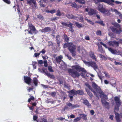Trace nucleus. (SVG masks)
Returning <instances> with one entry per match:
<instances>
[{
    "label": "nucleus",
    "instance_id": "obj_29",
    "mask_svg": "<svg viewBox=\"0 0 122 122\" xmlns=\"http://www.w3.org/2000/svg\"><path fill=\"white\" fill-rule=\"evenodd\" d=\"M76 95L78 94L80 95H82L84 94V92L82 90H78L76 91Z\"/></svg>",
    "mask_w": 122,
    "mask_h": 122
},
{
    "label": "nucleus",
    "instance_id": "obj_41",
    "mask_svg": "<svg viewBox=\"0 0 122 122\" xmlns=\"http://www.w3.org/2000/svg\"><path fill=\"white\" fill-rule=\"evenodd\" d=\"M98 51L100 52H103V50L102 46L98 47Z\"/></svg>",
    "mask_w": 122,
    "mask_h": 122
},
{
    "label": "nucleus",
    "instance_id": "obj_54",
    "mask_svg": "<svg viewBox=\"0 0 122 122\" xmlns=\"http://www.w3.org/2000/svg\"><path fill=\"white\" fill-rule=\"evenodd\" d=\"M109 35L110 36H111L112 38H114L115 37H114L113 35L114 34L113 33H109Z\"/></svg>",
    "mask_w": 122,
    "mask_h": 122
},
{
    "label": "nucleus",
    "instance_id": "obj_56",
    "mask_svg": "<svg viewBox=\"0 0 122 122\" xmlns=\"http://www.w3.org/2000/svg\"><path fill=\"white\" fill-rule=\"evenodd\" d=\"M40 122H47V121L46 119L43 118L41 119Z\"/></svg>",
    "mask_w": 122,
    "mask_h": 122
},
{
    "label": "nucleus",
    "instance_id": "obj_64",
    "mask_svg": "<svg viewBox=\"0 0 122 122\" xmlns=\"http://www.w3.org/2000/svg\"><path fill=\"white\" fill-rule=\"evenodd\" d=\"M38 63L40 64H42L43 63V61L42 60H40L38 61Z\"/></svg>",
    "mask_w": 122,
    "mask_h": 122
},
{
    "label": "nucleus",
    "instance_id": "obj_26",
    "mask_svg": "<svg viewBox=\"0 0 122 122\" xmlns=\"http://www.w3.org/2000/svg\"><path fill=\"white\" fill-rule=\"evenodd\" d=\"M85 90L87 92V94L91 98H92L93 96L92 93L90 92L89 90H88L86 88H85Z\"/></svg>",
    "mask_w": 122,
    "mask_h": 122
},
{
    "label": "nucleus",
    "instance_id": "obj_42",
    "mask_svg": "<svg viewBox=\"0 0 122 122\" xmlns=\"http://www.w3.org/2000/svg\"><path fill=\"white\" fill-rule=\"evenodd\" d=\"M99 57L102 60H105L106 59V58L104 56L102 55L101 54H100L99 55Z\"/></svg>",
    "mask_w": 122,
    "mask_h": 122
},
{
    "label": "nucleus",
    "instance_id": "obj_57",
    "mask_svg": "<svg viewBox=\"0 0 122 122\" xmlns=\"http://www.w3.org/2000/svg\"><path fill=\"white\" fill-rule=\"evenodd\" d=\"M46 52V51L44 49H43L41 51H40V54L41 53H42V54H45Z\"/></svg>",
    "mask_w": 122,
    "mask_h": 122
},
{
    "label": "nucleus",
    "instance_id": "obj_62",
    "mask_svg": "<svg viewBox=\"0 0 122 122\" xmlns=\"http://www.w3.org/2000/svg\"><path fill=\"white\" fill-rule=\"evenodd\" d=\"M114 3H115L116 4H121L122 3V2H119L118 1H115V2H114Z\"/></svg>",
    "mask_w": 122,
    "mask_h": 122
},
{
    "label": "nucleus",
    "instance_id": "obj_16",
    "mask_svg": "<svg viewBox=\"0 0 122 122\" xmlns=\"http://www.w3.org/2000/svg\"><path fill=\"white\" fill-rule=\"evenodd\" d=\"M24 76V80L25 82L26 83L28 84L29 85L31 81V80L30 77H28L25 76Z\"/></svg>",
    "mask_w": 122,
    "mask_h": 122
},
{
    "label": "nucleus",
    "instance_id": "obj_4",
    "mask_svg": "<svg viewBox=\"0 0 122 122\" xmlns=\"http://www.w3.org/2000/svg\"><path fill=\"white\" fill-rule=\"evenodd\" d=\"M95 1L96 3L97 4L99 3V2H104L108 4H109L112 6L114 5V3L115 2L114 0H93Z\"/></svg>",
    "mask_w": 122,
    "mask_h": 122
},
{
    "label": "nucleus",
    "instance_id": "obj_15",
    "mask_svg": "<svg viewBox=\"0 0 122 122\" xmlns=\"http://www.w3.org/2000/svg\"><path fill=\"white\" fill-rule=\"evenodd\" d=\"M66 16L69 19H73L78 20V17L72 14H68L66 15Z\"/></svg>",
    "mask_w": 122,
    "mask_h": 122
},
{
    "label": "nucleus",
    "instance_id": "obj_44",
    "mask_svg": "<svg viewBox=\"0 0 122 122\" xmlns=\"http://www.w3.org/2000/svg\"><path fill=\"white\" fill-rule=\"evenodd\" d=\"M46 102L48 103H51V104H53L54 102L53 101H51L50 99H48L46 101Z\"/></svg>",
    "mask_w": 122,
    "mask_h": 122
},
{
    "label": "nucleus",
    "instance_id": "obj_31",
    "mask_svg": "<svg viewBox=\"0 0 122 122\" xmlns=\"http://www.w3.org/2000/svg\"><path fill=\"white\" fill-rule=\"evenodd\" d=\"M75 24L76 26L79 28L82 27L83 26V25L82 24L79 23L78 22H76Z\"/></svg>",
    "mask_w": 122,
    "mask_h": 122
},
{
    "label": "nucleus",
    "instance_id": "obj_23",
    "mask_svg": "<svg viewBox=\"0 0 122 122\" xmlns=\"http://www.w3.org/2000/svg\"><path fill=\"white\" fill-rule=\"evenodd\" d=\"M90 56L93 59H94L95 61H96L97 60L95 57V56L94 54V53L92 52H91L89 53V54Z\"/></svg>",
    "mask_w": 122,
    "mask_h": 122
},
{
    "label": "nucleus",
    "instance_id": "obj_37",
    "mask_svg": "<svg viewBox=\"0 0 122 122\" xmlns=\"http://www.w3.org/2000/svg\"><path fill=\"white\" fill-rule=\"evenodd\" d=\"M56 10H46V12L47 13H51L52 14L55 13L56 12Z\"/></svg>",
    "mask_w": 122,
    "mask_h": 122
},
{
    "label": "nucleus",
    "instance_id": "obj_20",
    "mask_svg": "<svg viewBox=\"0 0 122 122\" xmlns=\"http://www.w3.org/2000/svg\"><path fill=\"white\" fill-rule=\"evenodd\" d=\"M61 23L63 25L68 27L70 28L72 27V26L73 25V24L71 23L70 22H68V24L63 22H61Z\"/></svg>",
    "mask_w": 122,
    "mask_h": 122
},
{
    "label": "nucleus",
    "instance_id": "obj_11",
    "mask_svg": "<svg viewBox=\"0 0 122 122\" xmlns=\"http://www.w3.org/2000/svg\"><path fill=\"white\" fill-rule=\"evenodd\" d=\"M98 9L101 12L105 13V12H108L109 11L108 10H106L103 7V6L102 5H99L98 6Z\"/></svg>",
    "mask_w": 122,
    "mask_h": 122
},
{
    "label": "nucleus",
    "instance_id": "obj_39",
    "mask_svg": "<svg viewBox=\"0 0 122 122\" xmlns=\"http://www.w3.org/2000/svg\"><path fill=\"white\" fill-rule=\"evenodd\" d=\"M56 15L59 16H60L61 15V13L60 12V11L59 10L57 11Z\"/></svg>",
    "mask_w": 122,
    "mask_h": 122
},
{
    "label": "nucleus",
    "instance_id": "obj_32",
    "mask_svg": "<svg viewBox=\"0 0 122 122\" xmlns=\"http://www.w3.org/2000/svg\"><path fill=\"white\" fill-rule=\"evenodd\" d=\"M76 2H78L79 3L83 4L85 3V1L84 0H74Z\"/></svg>",
    "mask_w": 122,
    "mask_h": 122
},
{
    "label": "nucleus",
    "instance_id": "obj_60",
    "mask_svg": "<svg viewBox=\"0 0 122 122\" xmlns=\"http://www.w3.org/2000/svg\"><path fill=\"white\" fill-rule=\"evenodd\" d=\"M26 17V19L25 20V21H27L28 19L29 18V16L28 15H25Z\"/></svg>",
    "mask_w": 122,
    "mask_h": 122
},
{
    "label": "nucleus",
    "instance_id": "obj_9",
    "mask_svg": "<svg viewBox=\"0 0 122 122\" xmlns=\"http://www.w3.org/2000/svg\"><path fill=\"white\" fill-rule=\"evenodd\" d=\"M39 71L41 72L42 73H44L47 76L51 78H54V76L53 75H51L50 73H48L47 71H46V69H45L43 68L42 69H38Z\"/></svg>",
    "mask_w": 122,
    "mask_h": 122
},
{
    "label": "nucleus",
    "instance_id": "obj_59",
    "mask_svg": "<svg viewBox=\"0 0 122 122\" xmlns=\"http://www.w3.org/2000/svg\"><path fill=\"white\" fill-rule=\"evenodd\" d=\"M114 63L115 65H122V64L119 62H117L116 61H115L114 62Z\"/></svg>",
    "mask_w": 122,
    "mask_h": 122
},
{
    "label": "nucleus",
    "instance_id": "obj_30",
    "mask_svg": "<svg viewBox=\"0 0 122 122\" xmlns=\"http://www.w3.org/2000/svg\"><path fill=\"white\" fill-rule=\"evenodd\" d=\"M33 82L35 86H37L38 82V81L36 78H34L33 80Z\"/></svg>",
    "mask_w": 122,
    "mask_h": 122
},
{
    "label": "nucleus",
    "instance_id": "obj_19",
    "mask_svg": "<svg viewBox=\"0 0 122 122\" xmlns=\"http://www.w3.org/2000/svg\"><path fill=\"white\" fill-rule=\"evenodd\" d=\"M77 50L79 53L82 54H84L86 53L85 50L82 48L81 49L80 46H78Z\"/></svg>",
    "mask_w": 122,
    "mask_h": 122
},
{
    "label": "nucleus",
    "instance_id": "obj_27",
    "mask_svg": "<svg viewBox=\"0 0 122 122\" xmlns=\"http://www.w3.org/2000/svg\"><path fill=\"white\" fill-rule=\"evenodd\" d=\"M68 92L70 95L74 96L75 95H76V91L73 90H72L71 91Z\"/></svg>",
    "mask_w": 122,
    "mask_h": 122
},
{
    "label": "nucleus",
    "instance_id": "obj_10",
    "mask_svg": "<svg viewBox=\"0 0 122 122\" xmlns=\"http://www.w3.org/2000/svg\"><path fill=\"white\" fill-rule=\"evenodd\" d=\"M107 43L109 46L113 47L118 46H119V42H117L115 41L107 42Z\"/></svg>",
    "mask_w": 122,
    "mask_h": 122
},
{
    "label": "nucleus",
    "instance_id": "obj_22",
    "mask_svg": "<svg viewBox=\"0 0 122 122\" xmlns=\"http://www.w3.org/2000/svg\"><path fill=\"white\" fill-rule=\"evenodd\" d=\"M108 50L112 54H113L116 55L117 54V51L115 50H114L110 48H108Z\"/></svg>",
    "mask_w": 122,
    "mask_h": 122
},
{
    "label": "nucleus",
    "instance_id": "obj_5",
    "mask_svg": "<svg viewBox=\"0 0 122 122\" xmlns=\"http://www.w3.org/2000/svg\"><path fill=\"white\" fill-rule=\"evenodd\" d=\"M83 62L86 65L89 67L91 66L95 70L98 68V66L96 63L94 61H84Z\"/></svg>",
    "mask_w": 122,
    "mask_h": 122
},
{
    "label": "nucleus",
    "instance_id": "obj_8",
    "mask_svg": "<svg viewBox=\"0 0 122 122\" xmlns=\"http://www.w3.org/2000/svg\"><path fill=\"white\" fill-rule=\"evenodd\" d=\"M29 29L30 31H28V33L31 34L33 33H36L37 32V31L35 27L31 23H28Z\"/></svg>",
    "mask_w": 122,
    "mask_h": 122
},
{
    "label": "nucleus",
    "instance_id": "obj_47",
    "mask_svg": "<svg viewBox=\"0 0 122 122\" xmlns=\"http://www.w3.org/2000/svg\"><path fill=\"white\" fill-rule=\"evenodd\" d=\"M78 20H80V21L81 22H83V18L82 16H81L80 18V19H79L78 18Z\"/></svg>",
    "mask_w": 122,
    "mask_h": 122
},
{
    "label": "nucleus",
    "instance_id": "obj_25",
    "mask_svg": "<svg viewBox=\"0 0 122 122\" xmlns=\"http://www.w3.org/2000/svg\"><path fill=\"white\" fill-rule=\"evenodd\" d=\"M62 58V56L61 55L57 57L56 58V61L58 63H59L61 61Z\"/></svg>",
    "mask_w": 122,
    "mask_h": 122
},
{
    "label": "nucleus",
    "instance_id": "obj_38",
    "mask_svg": "<svg viewBox=\"0 0 122 122\" xmlns=\"http://www.w3.org/2000/svg\"><path fill=\"white\" fill-rule=\"evenodd\" d=\"M85 19L86 20H87V22L90 23V24H92V25H94V23L92 21L90 20H88L86 18H85Z\"/></svg>",
    "mask_w": 122,
    "mask_h": 122
},
{
    "label": "nucleus",
    "instance_id": "obj_33",
    "mask_svg": "<svg viewBox=\"0 0 122 122\" xmlns=\"http://www.w3.org/2000/svg\"><path fill=\"white\" fill-rule=\"evenodd\" d=\"M80 116L81 117V118H82L83 119L86 120L87 119V118L86 117V115L84 114H80Z\"/></svg>",
    "mask_w": 122,
    "mask_h": 122
},
{
    "label": "nucleus",
    "instance_id": "obj_55",
    "mask_svg": "<svg viewBox=\"0 0 122 122\" xmlns=\"http://www.w3.org/2000/svg\"><path fill=\"white\" fill-rule=\"evenodd\" d=\"M69 44V43H65L64 45V46H63V47L64 48H66L67 47H68Z\"/></svg>",
    "mask_w": 122,
    "mask_h": 122
},
{
    "label": "nucleus",
    "instance_id": "obj_13",
    "mask_svg": "<svg viewBox=\"0 0 122 122\" xmlns=\"http://www.w3.org/2000/svg\"><path fill=\"white\" fill-rule=\"evenodd\" d=\"M67 106L69 107V109H72L78 107L79 106L77 105L72 104L70 102H67L66 103Z\"/></svg>",
    "mask_w": 122,
    "mask_h": 122
},
{
    "label": "nucleus",
    "instance_id": "obj_58",
    "mask_svg": "<svg viewBox=\"0 0 122 122\" xmlns=\"http://www.w3.org/2000/svg\"><path fill=\"white\" fill-rule=\"evenodd\" d=\"M99 24L103 26H104L105 25V24L103 23V21L101 20L99 21Z\"/></svg>",
    "mask_w": 122,
    "mask_h": 122
},
{
    "label": "nucleus",
    "instance_id": "obj_12",
    "mask_svg": "<svg viewBox=\"0 0 122 122\" xmlns=\"http://www.w3.org/2000/svg\"><path fill=\"white\" fill-rule=\"evenodd\" d=\"M27 3L30 5H31L33 4L34 5L33 8L36 9L37 8V5L36 2V0H27Z\"/></svg>",
    "mask_w": 122,
    "mask_h": 122
},
{
    "label": "nucleus",
    "instance_id": "obj_45",
    "mask_svg": "<svg viewBox=\"0 0 122 122\" xmlns=\"http://www.w3.org/2000/svg\"><path fill=\"white\" fill-rule=\"evenodd\" d=\"M40 54V53H35L33 56L34 57H37L38 56H39Z\"/></svg>",
    "mask_w": 122,
    "mask_h": 122
},
{
    "label": "nucleus",
    "instance_id": "obj_14",
    "mask_svg": "<svg viewBox=\"0 0 122 122\" xmlns=\"http://www.w3.org/2000/svg\"><path fill=\"white\" fill-rule=\"evenodd\" d=\"M88 8H87L85 9V11L88 12V14L89 15H92L97 13V12L95 10L92 9H90L89 12H88Z\"/></svg>",
    "mask_w": 122,
    "mask_h": 122
},
{
    "label": "nucleus",
    "instance_id": "obj_43",
    "mask_svg": "<svg viewBox=\"0 0 122 122\" xmlns=\"http://www.w3.org/2000/svg\"><path fill=\"white\" fill-rule=\"evenodd\" d=\"M65 40L66 42H68L69 41V38L66 35H64V36Z\"/></svg>",
    "mask_w": 122,
    "mask_h": 122
},
{
    "label": "nucleus",
    "instance_id": "obj_6",
    "mask_svg": "<svg viewBox=\"0 0 122 122\" xmlns=\"http://www.w3.org/2000/svg\"><path fill=\"white\" fill-rule=\"evenodd\" d=\"M68 49L72 53L73 56H75V51L76 50V46L74 45L72 43H69V44Z\"/></svg>",
    "mask_w": 122,
    "mask_h": 122
},
{
    "label": "nucleus",
    "instance_id": "obj_3",
    "mask_svg": "<svg viewBox=\"0 0 122 122\" xmlns=\"http://www.w3.org/2000/svg\"><path fill=\"white\" fill-rule=\"evenodd\" d=\"M112 24L116 27L111 26L110 28L112 32L117 34H119L122 32V30L121 27L120 25L116 22L113 23Z\"/></svg>",
    "mask_w": 122,
    "mask_h": 122
},
{
    "label": "nucleus",
    "instance_id": "obj_2",
    "mask_svg": "<svg viewBox=\"0 0 122 122\" xmlns=\"http://www.w3.org/2000/svg\"><path fill=\"white\" fill-rule=\"evenodd\" d=\"M71 68L72 69H69L68 70V71L70 75L73 77H78L80 75V74L78 72L74 70V69H76L79 72L81 71L85 73L86 72V71L84 68L78 65L73 66L71 67Z\"/></svg>",
    "mask_w": 122,
    "mask_h": 122
},
{
    "label": "nucleus",
    "instance_id": "obj_34",
    "mask_svg": "<svg viewBox=\"0 0 122 122\" xmlns=\"http://www.w3.org/2000/svg\"><path fill=\"white\" fill-rule=\"evenodd\" d=\"M111 10L113 12H114L115 13L117 14H120V12H119L117 10L115 9H113L112 8L111 9Z\"/></svg>",
    "mask_w": 122,
    "mask_h": 122
},
{
    "label": "nucleus",
    "instance_id": "obj_63",
    "mask_svg": "<svg viewBox=\"0 0 122 122\" xmlns=\"http://www.w3.org/2000/svg\"><path fill=\"white\" fill-rule=\"evenodd\" d=\"M33 88L32 87L31 88H29L28 89H27V90L28 92H30V91L33 90Z\"/></svg>",
    "mask_w": 122,
    "mask_h": 122
},
{
    "label": "nucleus",
    "instance_id": "obj_48",
    "mask_svg": "<svg viewBox=\"0 0 122 122\" xmlns=\"http://www.w3.org/2000/svg\"><path fill=\"white\" fill-rule=\"evenodd\" d=\"M103 73L105 74V76L107 78H109V75L106 72H104Z\"/></svg>",
    "mask_w": 122,
    "mask_h": 122
},
{
    "label": "nucleus",
    "instance_id": "obj_28",
    "mask_svg": "<svg viewBox=\"0 0 122 122\" xmlns=\"http://www.w3.org/2000/svg\"><path fill=\"white\" fill-rule=\"evenodd\" d=\"M98 75L99 77L101 80L102 82L103 79L104 78V76H103L102 74L100 73H98Z\"/></svg>",
    "mask_w": 122,
    "mask_h": 122
},
{
    "label": "nucleus",
    "instance_id": "obj_51",
    "mask_svg": "<svg viewBox=\"0 0 122 122\" xmlns=\"http://www.w3.org/2000/svg\"><path fill=\"white\" fill-rule=\"evenodd\" d=\"M37 17L39 19H43V16L41 15H38L37 16Z\"/></svg>",
    "mask_w": 122,
    "mask_h": 122
},
{
    "label": "nucleus",
    "instance_id": "obj_50",
    "mask_svg": "<svg viewBox=\"0 0 122 122\" xmlns=\"http://www.w3.org/2000/svg\"><path fill=\"white\" fill-rule=\"evenodd\" d=\"M48 70L50 72H53L54 71L53 69H52V67L51 66H49L48 67Z\"/></svg>",
    "mask_w": 122,
    "mask_h": 122
},
{
    "label": "nucleus",
    "instance_id": "obj_53",
    "mask_svg": "<svg viewBox=\"0 0 122 122\" xmlns=\"http://www.w3.org/2000/svg\"><path fill=\"white\" fill-rule=\"evenodd\" d=\"M100 44L101 45H103L106 48H107V45L103 43L102 42H100Z\"/></svg>",
    "mask_w": 122,
    "mask_h": 122
},
{
    "label": "nucleus",
    "instance_id": "obj_17",
    "mask_svg": "<svg viewBox=\"0 0 122 122\" xmlns=\"http://www.w3.org/2000/svg\"><path fill=\"white\" fill-rule=\"evenodd\" d=\"M51 28L49 27H47L44 29L40 30L39 31L42 32H45L49 31L51 30Z\"/></svg>",
    "mask_w": 122,
    "mask_h": 122
},
{
    "label": "nucleus",
    "instance_id": "obj_46",
    "mask_svg": "<svg viewBox=\"0 0 122 122\" xmlns=\"http://www.w3.org/2000/svg\"><path fill=\"white\" fill-rule=\"evenodd\" d=\"M39 3L41 6L43 7H45V5L43 4L42 2H41V1H39Z\"/></svg>",
    "mask_w": 122,
    "mask_h": 122
},
{
    "label": "nucleus",
    "instance_id": "obj_36",
    "mask_svg": "<svg viewBox=\"0 0 122 122\" xmlns=\"http://www.w3.org/2000/svg\"><path fill=\"white\" fill-rule=\"evenodd\" d=\"M71 6L73 7L76 8V7L77 5L74 2H71L70 3Z\"/></svg>",
    "mask_w": 122,
    "mask_h": 122
},
{
    "label": "nucleus",
    "instance_id": "obj_35",
    "mask_svg": "<svg viewBox=\"0 0 122 122\" xmlns=\"http://www.w3.org/2000/svg\"><path fill=\"white\" fill-rule=\"evenodd\" d=\"M111 10L113 12H114L115 13L117 14H120V12H119L117 10L115 9H113L112 8L111 9Z\"/></svg>",
    "mask_w": 122,
    "mask_h": 122
},
{
    "label": "nucleus",
    "instance_id": "obj_40",
    "mask_svg": "<svg viewBox=\"0 0 122 122\" xmlns=\"http://www.w3.org/2000/svg\"><path fill=\"white\" fill-rule=\"evenodd\" d=\"M81 119L80 117H77L74 120V122H76L79 121Z\"/></svg>",
    "mask_w": 122,
    "mask_h": 122
},
{
    "label": "nucleus",
    "instance_id": "obj_49",
    "mask_svg": "<svg viewBox=\"0 0 122 122\" xmlns=\"http://www.w3.org/2000/svg\"><path fill=\"white\" fill-rule=\"evenodd\" d=\"M101 31L99 30L97 31L96 32V34L99 36H100L101 35Z\"/></svg>",
    "mask_w": 122,
    "mask_h": 122
},
{
    "label": "nucleus",
    "instance_id": "obj_24",
    "mask_svg": "<svg viewBox=\"0 0 122 122\" xmlns=\"http://www.w3.org/2000/svg\"><path fill=\"white\" fill-rule=\"evenodd\" d=\"M116 118L117 122H120V118L119 114L117 113H115Z\"/></svg>",
    "mask_w": 122,
    "mask_h": 122
},
{
    "label": "nucleus",
    "instance_id": "obj_1",
    "mask_svg": "<svg viewBox=\"0 0 122 122\" xmlns=\"http://www.w3.org/2000/svg\"><path fill=\"white\" fill-rule=\"evenodd\" d=\"M92 86L96 92V93L97 95V96L96 95V96L98 97V94H100V97H102L101 101L102 104L106 107H107L109 104L106 101V100L107 98V96L104 94L103 92L101 90L100 88L94 82H92Z\"/></svg>",
    "mask_w": 122,
    "mask_h": 122
},
{
    "label": "nucleus",
    "instance_id": "obj_7",
    "mask_svg": "<svg viewBox=\"0 0 122 122\" xmlns=\"http://www.w3.org/2000/svg\"><path fill=\"white\" fill-rule=\"evenodd\" d=\"M114 99L117 106V107H115V112L118 110L119 107L121 105V103L119 97H114Z\"/></svg>",
    "mask_w": 122,
    "mask_h": 122
},
{
    "label": "nucleus",
    "instance_id": "obj_18",
    "mask_svg": "<svg viewBox=\"0 0 122 122\" xmlns=\"http://www.w3.org/2000/svg\"><path fill=\"white\" fill-rule=\"evenodd\" d=\"M85 85L87 87H88L90 90H91L94 93L95 95H96L97 96V95L96 93V91H94V90L91 87V86H90L88 83H86L85 84Z\"/></svg>",
    "mask_w": 122,
    "mask_h": 122
},
{
    "label": "nucleus",
    "instance_id": "obj_21",
    "mask_svg": "<svg viewBox=\"0 0 122 122\" xmlns=\"http://www.w3.org/2000/svg\"><path fill=\"white\" fill-rule=\"evenodd\" d=\"M82 100L83 101V104L88 107H90L91 106V104L89 103L87 100L86 99H83Z\"/></svg>",
    "mask_w": 122,
    "mask_h": 122
},
{
    "label": "nucleus",
    "instance_id": "obj_61",
    "mask_svg": "<svg viewBox=\"0 0 122 122\" xmlns=\"http://www.w3.org/2000/svg\"><path fill=\"white\" fill-rule=\"evenodd\" d=\"M3 0L5 2L8 4H9L10 3V0Z\"/></svg>",
    "mask_w": 122,
    "mask_h": 122
},
{
    "label": "nucleus",
    "instance_id": "obj_52",
    "mask_svg": "<svg viewBox=\"0 0 122 122\" xmlns=\"http://www.w3.org/2000/svg\"><path fill=\"white\" fill-rule=\"evenodd\" d=\"M44 66L46 67L47 66V61L46 60H45L44 61Z\"/></svg>",
    "mask_w": 122,
    "mask_h": 122
}]
</instances>
